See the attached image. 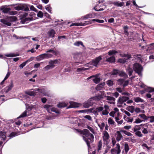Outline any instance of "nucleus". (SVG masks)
<instances>
[{
    "label": "nucleus",
    "instance_id": "44",
    "mask_svg": "<svg viewBox=\"0 0 154 154\" xmlns=\"http://www.w3.org/2000/svg\"><path fill=\"white\" fill-rule=\"evenodd\" d=\"M147 119H149V121L150 123L154 122V116H149L147 117Z\"/></svg>",
    "mask_w": 154,
    "mask_h": 154
},
{
    "label": "nucleus",
    "instance_id": "54",
    "mask_svg": "<svg viewBox=\"0 0 154 154\" xmlns=\"http://www.w3.org/2000/svg\"><path fill=\"white\" fill-rule=\"evenodd\" d=\"M108 123L109 125L114 124V123H115L114 122L111 118H109L108 119Z\"/></svg>",
    "mask_w": 154,
    "mask_h": 154
},
{
    "label": "nucleus",
    "instance_id": "7",
    "mask_svg": "<svg viewBox=\"0 0 154 154\" xmlns=\"http://www.w3.org/2000/svg\"><path fill=\"white\" fill-rule=\"evenodd\" d=\"M17 5V4H12L10 5H4L1 6L0 8V10L2 11L3 13L4 14H7L9 13V12L11 10L10 8H7L8 6H14Z\"/></svg>",
    "mask_w": 154,
    "mask_h": 154
},
{
    "label": "nucleus",
    "instance_id": "5",
    "mask_svg": "<svg viewBox=\"0 0 154 154\" xmlns=\"http://www.w3.org/2000/svg\"><path fill=\"white\" fill-rule=\"evenodd\" d=\"M53 56L52 54L49 53H44L41 54L36 57L37 60L40 61L45 59L51 58Z\"/></svg>",
    "mask_w": 154,
    "mask_h": 154
},
{
    "label": "nucleus",
    "instance_id": "29",
    "mask_svg": "<svg viewBox=\"0 0 154 154\" xmlns=\"http://www.w3.org/2000/svg\"><path fill=\"white\" fill-rule=\"evenodd\" d=\"M120 71L119 69H114L111 72V74L113 75H116L118 74L119 75Z\"/></svg>",
    "mask_w": 154,
    "mask_h": 154
},
{
    "label": "nucleus",
    "instance_id": "33",
    "mask_svg": "<svg viewBox=\"0 0 154 154\" xmlns=\"http://www.w3.org/2000/svg\"><path fill=\"white\" fill-rule=\"evenodd\" d=\"M88 69V68H85L84 67H82L81 68H77V72H78L81 73L83 71H84Z\"/></svg>",
    "mask_w": 154,
    "mask_h": 154
},
{
    "label": "nucleus",
    "instance_id": "30",
    "mask_svg": "<svg viewBox=\"0 0 154 154\" xmlns=\"http://www.w3.org/2000/svg\"><path fill=\"white\" fill-rule=\"evenodd\" d=\"M129 149V147L127 143H125L124 145V150L125 152L124 154H127Z\"/></svg>",
    "mask_w": 154,
    "mask_h": 154
},
{
    "label": "nucleus",
    "instance_id": "27",
    "mask_svg": "<svg viewBox=\"0 0 154 154\" xmlns=\"http://www.w3.org/2000/svg\"><path fill=\"white\" fill-rule=\"evenodd\" d=\"M83 106L85 108H88L90 106H92V103H89V102L87 100L83 103Z\"/></svg>",
    "mask_w": 154,
    "mask_h": 154
},
{
    "label": "nucleus",
    "instance_id": "14",
    "mask_svg": "<svg viewBox=\"0 0 154 154\" xmlns=\"http://www.w3.org/2000/svg\"><path fill=\"white\" fill-rule=\"evenodd\" d=\"M56 34L55 30L53 29H51L48 32V36L52 38H53L55 36V34Z\"/></svg>",
    "mask_w": 154,
    "mask_h": 154
},
{
    "label": "nucleus",
    "instance_id": "62",
    "mask_svg": "<svg viewBox=\"0 0 154 154\" xmlns=\"http://www.w3.org/2000/svg\"><path fill=\"white\" fill-rule=\"evenodd\" d=\"M88 128L93 134H95V131L91 127L88 126L87 127Z\"/></svg>",
    "mask_w": 154,
    "mask_h": 154
},
{
    "label": "nucleus",
    "instance_id": "18",
    "mask_svg": "<svg viewBox=\"0 0 154 154\" xmlns=\"http://www.w3.org/2000/svg\"><path fill=\"white\" fill-rule=\"evenodd\" d=\"M119 75L121 77H123L125 79L128 78L127 74L123 71H120Z\"/></svg>",
    "mask_w": 154,
    "mask_h": 154
},
{
    "label": "nucleus",
    "instance_id": "53",
    "mask_svg": "<svg viewBox=\"0 0 154 154\" xmlns=\"http://www.w3.org/2000/svg\"><path fill=\"white\" fill-rule=\"evenodd\" d=\"M28 6L30 7V8L31 10L34 11L35 12H37V10L33 6L28 5Z\"/></svg>",
    "mask_w": 154,
    "mask_h": 154
},
{
    "label": "nucleus",
    "instance_id": "49",
    "mask_svg": "<svg viewBox=\"0 0 154 154\" xmlns=\"http://www.w3.org/2000/svg\"><path fill=\"white\" fill-rule=\"evenodd\" d=\"M91 21L93 22L96 21L97 22L100 23H102L104 22V21L103 20H99L97 19H93Z\"/></svg>",
    "mask_w": 154,
    "mask_h": 154
},
{
    "label": "nucleus",
    "instance_id": "48",
    "mask_svg": "<svg viewBox=\"0 0 154 154\" xmlns=\"http://www.w3.org/2000/svg\"><path fill=\"white\" fill-rule=\"evenodd\" d=\"M45 8L46 9V10L49 13H51V8L50 6V5H48L46 6H45Z\"/></svg>",
    "mask_w": 154,
    "mask_h": 154
},
{
    "label": "nucleus",
    "instance_id": "63",
    "mask_svg": "<svg viewBox=\"0 0 154 154\" xmlns=\"http://www.w3.org/2000/svg\"><path fill=\"white\" fill-rule=\"evenodd\" d=\"M10 15H14L17 14V12L16 11H9L8 13Z\"/></svg>",
    "mask_w": 154,
    "mask_h": 154
},
{
    "label": "nucleus",
    "instance_id": "24",
    "mask_svg": "<svg viewBox=\"0 0 154 154\" xmlns=\"http://www.w3.org/2000/svg\"><path fill=\"white\" fill-rule=\"evenodd\" d=\"M113 5L117 7H121L124 5V3L123 2H119V1L113 3Z\"/></svg>",
    "mask_w": 154,
    "mask_h": 154
},
{
    "label": "nucleus",
    "instance_id": "38",
    "mask_svg": "<svg viewBox=\"0 0 154 154\" xmlns=\"http://www.w3.org/2000/svg\"><path fill=\"white\" fill-rule=\"evenodd\" d=\"M102 142L101 140L99 141L98 143L97 150L98 151H99L101 149V148L102 146Z\"/></svg>",
    "mask_w": 154,
    "mask_h": 154
},
{
    "label": "nucleus",
    "instance_id": "41",
    "mask_svg": "<svg viewBox=\"0 0 154 154\" xmlns=\"http://www.w3.org/2000/svg\"><path fill=\"white\" fill-rule=\"evenodd\" d=\"M127 72H128V74L130 76L132 73L133 72V70L131 68H130L129 67H128L127 69Z\"/></svg>",
    "mask_w": 154,
    "mask_h": 154
},
{
    "label": "nucleus",
    "instance_id": "55",
    "mask_svg": "<svg viewBox=\"0 0 154 154\" xmlns=\"http://www.w3.org/2000/svg\"><path fill=\"white\" fill-rule=\"evenodd\" d=\"M139 117L143 119L147 120V117L146 116V115L144 114H141L139 115L138 116Z\"/></svg>",
    "mask_w": 154,
    "mask_h": 154
},
{
    "label": "nucleus",
    "instance_id": "57",
    "mask_svg": "<svg viewBox=\"0 0 154 154\" xmlns=\"http://www.w3.org/2000/svg\"><path fill=\"white\" fill-rule=\"evenodd\" d=\"M49 52H51L54 55H56V52L52 49H49L46 51L47 53H48Z\"/></svg>",
    "mask_w": 154,
    "mask_h": 154
},
{
    "label": "nucleus",
    "instance_id": "6",
    "mask_svg": "<svg viewBox=\"0 0 154 154\" xmlns=\"http://www.w3.org/2000/svg\"><path fill=\"white\" fill-rule=\"evenodd\" d=\"M102 60V56H100L96 57L91 62V64L92 65L97 67L100 65V61Z\"/></svg>",
    "mask_w": 154,
    "mask_h": 154
},
{
    "label": "nucleus",
    "instance_id": "42",
    "mask_svg": "<svg viewBox=\"0 0 154 154\" xmlns=\"http://www.w3.org/2000/svg\"><path fill=\"white\" fill-rule=\"evenodd\" d=\"M125 80L122 79H120L118 80V84L121 86L123 85Z\"/></svg>",
    "mask_w": 154,
    "mask_h": 154
},
{
    "label": "nucleus",
    "instance_id": "37",
    "mask_svg": "<svg viewBox=\"0 0 154 154\" xmlns=\"http://www.w3.org/2000/svg\"><path fill=\"white\" fill-rule=\"evenodd\" d=\"M74 45L77 46H79L80 45L84 46L82 42L81 41L76 42L74 43Z\"/></svg>",
    "mask_w": 154,
    "mask_h": 154
},
{
    "label": "nucleus",
    "instance_id": "50",
    "mask_svg": "<svg viewBox=\"0 0 154 154\" xmlns=\"http://www.w3.org/2000/svg\"><path fill=\"white\" fill-rule=\"evenodd\" d=\"M13 37L14 38L16 39H23L24 38H26V37H23L17 36L16 35L14 34L13 36Z\"/></svg>",
    "mask_w": 154,
    "mask_h": 154
},
{
    "label": "nucleus",
    "instance_id": "25",
    "mask_svg": "<svg viewBox=\"0 0 154 154\" xmlns=\"http://www.w3.org/2000/svg\"><path fill=\"white\" fill-rule=\"evenodd\" d=\"M104 85V83H101L98 85L96 87L95 89L97 91H100L103 90V87Z\"/></svg>",
    "mask_w": 154,
    "mask_h": 154
},
{
    "label": "nucleus",
    "instance_id": "36",
    "mask_svg": "<svg viewBox=\"0 0 154 154\" xmlns=\"http://www.w3.org/2000/svg\"><path fill=\"white\" fill-rule=\"evenodd\" d=\"M137 45H139V47H141V49L144 50V49H146V51H147L148 49L146 48V47L144 46H142L143 44L142 43H138L137 44Z\"/></svg>",
    "mask_w": 154,
    "mask_h": 154
},
{
    "label": "nucleus",
    "instance_id": "12",
    "mask_svg": "<svg viewBox=\"0 0 154 154\" xmlns=\"http://www.w3.org/2000/svg\"><path fill=\"white\" fill-rule=\"evenodd\" d=\"M131 58V56H129L127 57H125L119 59L118 60V61L121 63L124 64L125 63L128 62V60Z\"/></svg>",
    "mask_w": 154,
    "mask_h": 154
},
{
    "label": "nucleus",
    "instance_id": "64",
    "mask_svg": "<svg viewBox=\"0 0 154 154\" xmlns=\"http://www.w3.org/2000/svg\"><path fill=\"white\" fill-rule=\"evenodd\" d=\"M129 118L128 117H127V116L125 115H124V119L126 121H127L128 122H132L131 120L129 119Z\"/></svg>",
    "mask_w": 154,
    "mask_h": 154
},
{
    "label": "nucleus",
    "instance_id": "16",
    "mask_svg": "<svg viewBox=\"0 0 154 154\" xmlns=\"http://www.w3.org/2000/svg\"><path fill=\"white\" fill-rule=\"evenodd\" d=\"M140 129L141 128L140 127L138 126L135 125V134L140 137H142V135L140 131H136V130H140Z\"/></svg>",
    "mask_w": 154,
    "mask_h": 154
},
{
    "label": "nucleus",
    "instance_id": "4",
    "mask_svg": "<svg viewBox=\"0 0 154 154\" xmlns=\"http://www.w3.org/2000/svg\"><path fill=\"white\" fill-rule=\"evenodd\" d=\"M100 92L101 93V94H99L94 97H91L88 100L89 103H92V106L93 105L94 103H95V102L94 101V100L98 101L103 98V97L102 95L103 94L104 92L100 91Z\"/></svg>",
    "mask_w": 154,
    "mask_h": 154
},
{
    "label": "nucleus",
    "instance_id": "31",
    "mask_svg": "<svg viewBox=\"0 0 154 154\" xmlns=\"http://www.w3.org/2000/svg\"><path fill=\"white\" fill-rule=\"evenodd\" d=\"M142 56L141 54L137 55V56L135 55V60H137V62H142V61L141 59Z\"/></svg>",
    "mask_w": 154,
    "mask_h": 154
},
{
    "label": "nucleus",
    "instance_id": "47",
    "mask_svg": "<svg viewBox=\"0 0 154 154\" xmlns=\"http://www.w3.org/2000/svg\"><path fill=\"white\" fill-rule=\"evenodd\" d=\"M120 131L128 136H131L132 134L129 132L125 130H122Z\"/></svg>",
    "mask_w": 154,
    "mask_h": 154
},
{
    "label": "nucleus",
    "instance_id": "43",
    "mask_svg": "<svg viewBox=\"0 0 154 154\" xmlns=\"http://www.w3.org/2000/svg\"><path fill=\"white\" fill-rule=\"evenodd\" d=\"M27 112V111L26 110L19 117L17 118L18 119L20 118H23L26 116Z\"/></svg>",
    "mask_w": 154,
    "mask_h": 154
},
{
    "label": "nucleus",
    "instance_id": "56",
    "mask_svg": "<svg viewBox=\"0 0 154 154\" xmlns=\"http://www.w3.org/2000/svg\"><path fill=\"white\" fill-rule=\"evenodd\" d=\"M37 15L38 17L42 18L43 16V14L41 11H39Z\"/></svg>",
    "mask_w": 154,
    "mask_h": 154
},
{
    "label": "nucleus",
    "instance_id": "34",
    "mask_svg": "<svg viewBox=\"0 0 154 154\" xmlns=\"http://www.w3.org/2000/svg\"><path fill=\"white\" fill-rule=\"evenodd\" d=\"M66 104L64 102L61 103L57 105V106L58 108H62L66 106Z\"/></svg>",
    "mask_w": 154,
    "mask_h": 154
},
{
    "label": "nucleus",
    "instance_id": "15",
    "mask_svg": "<svg viewBox=\"0 0 154 154\" xmlns=\"http://www.w3.org/2000/svg\"><path fill=\"white\" fill-rule=\"evenodd\" d=\"M88 110L90 112L92 113L96 117L99 115V114L97 112L96 108H91L88 109Z\"/></svg>",
    "mask_w": 154,
    "mask_h": 154
},
{
    "label": "nucleus",
    "instance_id": "28",
    "mask_svg": "<svg viewBox=\"0 0 154 154\" xmlns=\"http://www.w3.org/2000/svg\"><path fill=\"white\" fill-rule=\"evenodd\" d=\"M6 134L2 131H0V138H2L3 140H5L6 139Z\"/></svg>",
    "mask_w": 154,
    "mask_h": 154
},
{
    "label": "nucleus",
    "instance_id": "8",
    "mask_svg": "<svg viewBox=\"0 0 154 154\" xmlns=\"http://www.w3.org/2000/svg\"><path fill=\"white\" fill-rule=\"evenodd\" d=\"M38 91L43 94L45 96H47L48 97H50L51 96L50 91L48 90L45 88H44L41 89H39L38 90Z\"/></svg>",
    "mask_w": 154,
    "mask_h": 154
},
{
    "label": "nucleus",
    "instance_id": "22",
    "mask_svg": "<svg viewBox=\"0 0 154 154\" xmlns=\"http://www.w3.org/2000/svg\"><path fill=\"white\" fill-rule=\"evenodd\" d=\"M103 140L104 141H107L109 137V136L106 131H105L103 133Z\"/></svg>",
    "mask_w": 154,
    "mask_h": 154
},
{
    "label": "nucleus",
    "instance_id": "2",
    "mask_svg": "<svg viewBox=\"0 0 154 154\" xmlns=\"http://www.w3.org/2000/svg\"><path fill=\"white\" fill-rule=\"evenodd\" d=\"M143 71V67L142 66L137 63H135V73H137L139 76L138 80V78H137L136 80H135V85H140L141 87H143V86L140 85L139 84H140V79L142 76Z\"/></svg>",
    "mask_w": 154,
    "mask_h": 154
},
{
    "label": "nucleus",
    "instance_id": "9",
    "mask_svg": "<svg viewBox=\"0 0 154 154\" xmlns=\"http://www.w3.org/2000/svg\"><path fill=\"white\" fill-rule=\"evenodd\" d=\"M90 79L92 80L96 84H97L99 82L100 80V78L94 75L91 76L87 78L88 80H89Z\"/></svg>",
    "mask_w": 154,
    "mask_h": 154
},
{
    "label": "nucleus",
    "instance_id": "45",
    "mask_svg": "<svg viewBox=\"0 0 154 154\" xmlns=\"http://www.w3.org/2000/svg\"><path fill=\"white\" fill-rule=\"evenodd\" d=\"M106 84L108 86H112L113 85V82L111 80H108L106 82Z\"/></svg>",
    "mask_w": 154,
    "mask_h": 154
},
{
    "label": "nucleus",
    "instance_id": "26",
    "mask_svg": "<svg viewBox=\"0 0 154 154\" xmlns=\"http://www.w3.org/2000/svg\"><path fill=\"white\" fill-rule=\"evenodd\" d=\"M7 19L8 21L11 23V22L15 21L17 20V17L14 16L9 17H8Z\"/></svg>",
    "mask_w": 154,
    "mask_h": 154
},
{
    "label": "nucleus",
    "instance_id": "59",
    "mask_svg": "<svg viewBox=\"0 0 154 154\" xmlns=\"http://www.w3.org/2000/svg\"><path fill=\"white\" fill-rule=\"evenodd\" d=\"M143 99H141L140 97H138L135 98V102H143Z\"/></svg>",
    "mask_w": 154,
    "mask_h": 154
},
{
    "label": "nucleus",
    "instance_id": "20",
    "mask_svg": "<svg viewBox=\"0 0 154 154\" xmlns=\"http://www.w3.org/2000/svg\"><path fill=\"white\" fill-rule=\"evenodd\" d=\"M14 6V9L16 10L17 11H20V10H23L24 8V6L21 4H19L18 5L16 6Z\"/></svg>",
    "mask_w": 154,
    "mask_h": 154
},
{
    "label": "nucleus",
    "instance_id": "13",
    "mask_svg": "<svg viewBox=\"0 0 154 154\" xmlns=\"http://www.w3.org/2000/svg\"><path fill=\"white\" fill-rule=\"evenodd\" d=\"M0 21L3 24L8 26H10L11 25V23L9 22L7 18L6 19H1L0 20Z\"/></svg>",
    "mask_w": 154,
    "mask_h": 154
},
{
    "label": "nucleus",
    "instance_id": "46",
    "mask_svg": "<svg viewBox=\"0 0 154 154\" xmlns=\"http://www.w3.org/2000/svg\"><path fill=\"white\" fill-rule=\"evenodd\" d=\"M106 99L108 100L114 101L115 100V99L114 97L109 96H106Z\"/></svg>",
    "mask_w": 154,
    "mask_h": 154
},
{
    "label": "nucleus",
    "instance_id": "58",
    "mask_svg": "<svg viewBox=\"0 0 154 154\" xmlns=\"http://www.w3.org/2000/svg\"><path fill=\"white\" fill-rule=\"evenodd\" d=\"M111 147L109 145H106V147L105 149V150L104 151V154H106L107 153L108 151H109V149L111 148Z\"/></svg>",
    "mask_w": 154,
    "mask_h": 154
},
{
    "label": "nucleus",
    "instance_id": "10",
    "mask_svg": "<svg viewBox=\"0 0 154 154\" xmlns=\"http://www.w3.org/2000/svg\"><path fill=\"white\" fill-rule=\"evenodd\" d=\"M96 15V13H90L86 15L85 16H82V18L83 20H85V19L89 18H94Z\"/></svg>",
    "mask_w": 154,
    "mask_h": 154
},
{
    "label": "nucleus",
    "instance_id": "61",
    "mask_svg": "<svg viewBox=\"0 0 154 154\" xmlns=\"http://www.w3.org/2000/svg\"><path fill=\"white\" fill-rule=\"evenodd\" d=\"M146 91L149 92H151L154 91V88L148 87L146 89Z\"/></svg>",
    "mask_w": 154,
    "mask_h": 154
},
{
    "label": "nucleus",
    "instance_id": "11",
    "mask_svg": "<svg viewBox=\"0 0 154 154\" xmlns=\"http://www.w3.org/2000/svg\"><path fill=\"white\" fill-rule=\"evenodd\" d=\"M129 98L127 97H119L118 100V102L120 104H123L124 102L128 100Z\"/></svg>",
    "mask_w": 154,
    "mask_h": 154
},
{
    "label": "nucleus",
    "instance_id": "40",
    "mask_svg": "<svg viewBox=\"0 0 154 154\" xmlns=\"http://www.w3.org/2000/svg\"><path fill=\"white\" fill-rule=\"evenodd\" d=\"M118 53V52L114 50H110L108 52L109 55H111L113 54H116Z\"/></svg>",
    "mask_w": 154,
    "mask_h": 154
},
{
    "label": "nucleus",
    "instance_id": "51",
    "mask_svg": "<svg viewBox=\"0 0 154 154\" xmlns=\"http://www.w3.org/2000/svg\"><path fill=\"white\" fill-rule=\"evenodd\" d=\"M109 112L107 111L105 109V110H103V111H102V112H100V115L101 116L102 115H107L108 114Z\"/></svg>",
    "mask_w": 154,
    "mask_h": 154
},
{
    "label": "nucleus",
    "instance_id": "52",
    "mask_svg": "<svg viewBox=\"0 0 154 154\" xmlns=\"http://www.w3.org/2000/svg\"><path fill=\"white\" fill-rule=\"evenodd\" d=\"M128 27L127 26H125L124 27V33L126 35H128Z\"/></svg>",
    "mask_w": 154,
    "mask_h": 154
},
{
    "label": "nucleus",
    "instance_id": "1",
    "mask_svg": "<svg viewBox=\"0 0 154 154\" xmlns=\"http://www.w3.org/2000/svg\"><path fill=\"white\" fill-rule=\"evenodd\" d=\"M77 131L81 134H83L87 138L83 136L84 140L85 142L88 146V149L91 148L90 143L94 141V135L90 133L89 131L87 129H84L83 130L76 129Z\"/></svg>",
    "mask_w": 154,
    "mask_h": 154
},
{
    "label": "nucleus",
    "instance_id": "23",
    "mask_svg": "<svg viewBox=\"0 0 154 154\" xmlns=\"http://www.w3.org/2000/svg\"><path fill=\"white\" fill-rule=\"evenodd\" d=\"M13 87V83L12 82L10 85L5 88V93H7L12 89Z\"/></svg>",
    "mask_w": 154,
    "mask_h": 154
},
{
    "label": "nucleus",
    "instance_id": "19",
    "mask_svg": "<svg viewBox=\"0 0 154 154\" xmlns=\"http://www.w3.org/2000/svg\"><path fill=\"white\" fill-rule=\"evenodd\" d=\"M106 61L109 63H114L115 62V58L114 56L111 57L109 58L106 57Z\"/></svg>",
    "mask_w": 154,
    "mask_h": 154
},
{
    "label": "nucleus",
    "instance_id": "39",
    "mask_svg": "<svg viewBox=\"0 0 154 154\" xmlns=\"http://www.w3.org/2000/svg\"><path fill=\"white\" fill-rule=\"evenodd\" d=\"M97 112L98 113L102 112L104 108L102 106H99L96 108Z\"/></svg>",
    "mask_w": 154,
    "mask_h": 154
},
{
    "label": "nucleus",
    "instance_id": "17",
    "mask_svg": "<svg viewBox=\"0 0 154 154\" xmlns=\"http://www.w3.org/2000/svg\"><path fill=\"white\" fill-rule=\"evenodd\" d=\"M116 140L118 141H119L121 140V138L122 137V136L120 133V132L119 131H117V134L116 136Z\"/></svg>",
    "mask_w": 154,
    "mask_h": 154
},
{
    "label": "nucleus",
    "instance_id": "3",
    "mask_svg": "<svg viewBox=\"0 0 154 154\" xmlns=\"http://www.w3.org/2000/svg\"><path fill=\"white\" fill-rule=\"evenodd\" d=\"M60 62V60L59 59L50 60L48 62L49 64L44 67L43 69L45 71H48L50 69H52L55 66V65L59 64Z\"/></svg>",
    "mask_w": 154,
    "mask_h": 154
},
{
    "label": "nucleus",
    "instance_id": "60",
    "mask_svg": "<svg viewBox=\"0 0 154 154\" xmlns=\"http://www.w3.org/2000/svg\"><path fill=\"white\" fill-rule=\"evenodd\" d=\"M84 117L85 119H87L90 121H92V118L90 115H87L85 116H84Z\"/></svg>",
    "mask_w": 154,
    "mask_h": 154
},
{
    "label": "nucleus",
    "instance_id": "35",
    "mask_svg": "<svg viewBox=\"0 0 154 154\" xmlns=\"http://www.w3.org/2000/svg\"><path fill=\"white\" fill-rule=\"evenodd\" d=\"M5 56L8 57H16L18 55V54H15L14 53H10L9 54H6Z\"/></svg>",
    "mask_w": 154,
    "mask_h": 154
},
{
    "label": "nucleus",
    "instance_id": "32",
    "mask_svg": "<svg viewBox=\"0 0 154 154\" xmlns=\"http://www.w3.org/2000/svg\"><path fill=\"white\" fill-rule=\"evenodd\" d=\"M32 20L33 18L32 17H26L22 21V23H24L26 22L31 21Z\"/></svg>",
    "mask_w": 154,
    "mask_h": 154
},
{
    "label": "nucleus",
    "instance_id": "21",
    "mask_svg": "<svg viewBox=\"0 0 154 154\" xmlns=\"http://www.w3.org/2000/svg\"><path fill=\"white\" fill-rule=\"evenodd\" d=\"M71 106H69L68 108H76L79 106V104L74 102H71L70 103Z\"/></svg>",
    "mask_w": 154,
    "mask_h": 154
}]
</instances>
